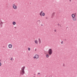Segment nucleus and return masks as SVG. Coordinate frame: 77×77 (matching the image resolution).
<instances>
[{
    "mask_svg": "<svg viewBox=\"0 0 77 77\" xmlns=\"http://www.w3.org/2000/svg\"><path fill=\"white\" fill-rule=\"evenodd\" d=\"M38 21H39V22L40 21V20H39Z\"/></svg>",
    "mask_w": 77,
    "mask_h": 77,
    "instance_id": "nucleus-25",
    "label": "nucleus"
},
{
    "mask_svg": "<svg viewBox=\"0 0 77 77\" xmlns=\"http://www.w3.org/2000/svg\"><path fill=\"white\" fill-rule=\"evenodd\" d=\"M45 15V14L44 13H42V17H44Z\"/></svg>",
    "mask_w": 77,
    "mask_h": 77,
    "instance_id": "nucleus-11",
    "label": "nucleus"
},
{
    "mask_svg": "<svg viewBox=\"0 0 77 77\" xmlns=\"http://www.w3.org/2000/svg\"><path fill=\"white\" fill-rule=\"evenodd\" d=\"M33 77H35V76H34Z\"/></svg>",
    "mask_w": 77,
    "mask_h": 77,
    "instance_id": "nucleus-27",
    "label": "nucleus"
},
{
    "mask_svg": "<svg viewBox=\"0 0 77 77\" xmlns=\"http://www.w3.org/2000/svg\"><path fill=\"white\" fill-rule=\"evenodd\" d=\"M35 42L36 44H38V42L36 40H35Z\"/></svg>",
    "mask_w": 77,
    "mask_h": 77,
    "instance_id": "nucleus-10",
    "label": "nucleus"
},
{
    "mask_svg": "<svg viewBox=\"0 0 77 77\" xmlns=\"http://www.w3.org/2000/svg\"><path fill=\"white\" fill-rule=\"evenodd\" d=\"M72 17V18H75V14H72L71 15Z\"/></svg>",
    "mask_w": 77,
    "mask_h": 77,
    "instance_id": "nucleus-8",
    "label": "nucleus"
},
{
    "mask_svg": "<svg viewBox=\"0 0 77 77\" xmlns=\"http://www.w3.org/2000/svg\"><path fill=\"white\" fill-rule=\"evenodd\" d=\"M25 73V72H24V71L21 70L20 71V74L21 75H23Z\"/></svg>",
    "mask_w": 77,
    "mask_h": 77,
    "instance_id": "nucleus-4",
    "label": "nucleus"
},
{
    "mask_svg": "<svg viewBox=\"0 0 77 77\" xmlns=\"http://www.w3.org/2000/svg\"><path fill=\"white\" fill-rule=\"evenodd\" d=\"M2 24H3V22H1L0 24V26H2Z\"/></svg>",
    "mask_w": 77,
    "mask_h": 77,
    "instance_id": "nucleus-15",
    "label": "nucleus"
},
{
    "mask_svg": "<svg viewBox=\"0 0 77 77\" xmlns=\"http://www.w3.org/2000/svg\"><path fill=\"white\" fill-rule=\"evenodd\" d=\"M46 57H49V55H48V54H47L46 55Z\"/></svg>",
    "mask_w": 77,
    "mask_h": 77,
    "instance_id": "nucleus-14",
    "label": "nucleus"
},
{
    "mask_svg": "<svg viewBox=\"0 0 77 77\" xmlns=\"http://www.w3.org/2000/svg\"><path fill=\"white\" fill-rule=\"evenodd\" d=\"M0 61H2V60H0Z\"/></svg>",
    "mask_w": 77,
    "mask_h": 77,
    "instance_id": "nucleus-26",
    "label": "nucleus"
},
{
    "mask_svg": "<svg viewBox=\"0 0 77 77\" xmlns=\"http://www.w3.org/2000/svg\"><path fill=\"white\" fill-rule=\"evenodd\" d=\"M72 20L74 21H77V19L75 17H73V18H72Z\"/></svg>",
    "mask_w": 77,
    "mask_h": 77,
    "instance_id": "nucleus-7",
    "label": "nucleus"
},
{
    "mask_svg": "<svg viewBox=\"0 0 77 77\" xmlns=\"http://www.w3.org/2000/svg\"><path fill=\"white\" fill-rule=\"evenodd\" d=\"M28 51H30V48H28Z\"/></svg>",
    "mask_w": 77,
    "mask_h": 77,
    "instance_id": "nucleus-16",
    "label": "nucleus"
},
{
    "mask_svg": "<svg viewBox=\"0 0 77 77\" xmlns=\"http://www.w3.org/2000/svg\"><path fill=\"white\" fill-rule=\"evenodd\" d=\"M11 60H13V58H11Z\"/></svg>",
    "mask_w": 77,
    "mask_h": 77,
    "instance_id": "nucleus-17",
    "label": "nucleus"
},
{
    "mask_svg": "<svg viewBox=\"0 0 77 77\" xmlns=\"http://www.w3.org/2000/svg\"><path fill=\"white\" fill-rule=\"evenodd\" d=\"M38 74H40V73H38Z\"/></svg>",
    "mask_w": 77,
    "mask_h": 77,
    "instance_id": "nucleus-24",
    "label": "nucleus"
},
{
    "mask_svg": "<svg viewBox=\"0 0 77 77\" xmlns=\"http://www.w3.org/2000/svg\"><path fill=\"white\" fill-rule=\"evenodd\" d=\"M69 1L70 2H71V0H69Z\"/></svg>",
    "mask_w": 77,
    "mask_h": 77,
    "instance_id": "nucleus-21",
    "label": "nucleus"
},
{
    "mask_svg": "<svg viewBox=\"0 0 77 77\" xmlns=\"http://www.w3.org/2000/svg\"><path fill=\"white\" fill-rule=\"evenodd\" d=\"M38 42H39V44H41V40L40 38H38Z\"/></svg>",
    "mask_w": 77,
    "mask_h": 77,
    "instance_id": "nucleus-12",
    "label": "nucleus"
},
{
    "mask_svg": "<svg viewBox=\"0 0 77 77\" xmlns=\"http://www.w3.org/2000/svg\"><path fill=\"white\" fill-rule=\"evenodd\" d=\"M43 11H42L41 12L39 13V15L41 17H42V14Z\"/></svg>",
    "mask_w": 77,
    "mask_h": 77,
    "instance_id": "nucleus-9",
    "label": "nucleus"
},
{
    "mask_svg": "<svg viewBox=\"0 0 77 77\" xmlns=\"http://www.w3.org/2000/svg\"><path fill=\"white\" fill-rule=\"evenodd\" d=\"M48 53L49 55H51L53 53V50L51 49H50L48 51Z\"/></svg>",
    "mask_w": 77,
    "mask_h": 77,
    "instance_id": "nucleus-2",
    "label": "nucleus"
},
{
    "mask_svg": "<svg viewBox=\"0 0 77 77\" xmlns=\"http://www.w3.org/2000/svg\"><path fill=\"white\" fill-rule=\"evenodd\" d=\"M54 32H56V30H54Z\"/></svg>",
    "mask_w": 77,
    "mask_h": 77,
    "instance_id": "nucleus-22",
    "label": "nucleus"
},
{
    "mask_svg": "<svg viewBox=\"0 0 77 77\" xmlns=\"http://www.w3.org/2000/svg\"><path fill=\"white\" fill-rule=\"evenodd\" d=\"M8 47L9 48H12V44H10L8 45Z\"/></svg>",
    "mask_w": 77,
    "mask_h": 77,
    "instance_id": "nucleus-5",
    "label": "nucleus"
},
{
    "mask_svg": "<svg viewBox=\"0 0 77 77\" xmlns=\"http://www.w3.org/2000/svg\"><path fill=\"white\" fill-rule=\"evenodd\" d=\"M13 25H15L16 24V22H13Z\"/></svg>",
    "mask_w": 77,
    "mask_h": 77,
    "instance_id": "nucleus-13",
    "label": "nucleus"
},
{
    "mask_svg": "<svg viewBox=\"0 0 77 77\" xmlns=\"http://www.w3.org/2000/svg\"><path fill=\"white\" fill-rule=\"evenodd\" d=\"M61 44H63V42H61Z\"/></svg>",
    "mask_w": 77,
    "mask_h": 77,
    "instance_id": "nucleus-23",
    "label": "nucleus"
},
{
    "mask_svg": "<svg viewBox=\"0 0 77 77\" xmlns=\"http://www.w3.org/2000/svg\"><path fill=\"white\" fill-rule=\"evenodd\" d=\"M39 55L36 54H35V56H34L33 57V58L34 59L37 60V59H39Z\"/></svg>",
    "mask_w": 77,
    "mask_h": 77,
    "instance_id": "nucleus-1",
    "label": "nucleus"
},
{
    "mask_svg": "<svg viewBox=\"0 0 77 77\" xmlns=\"http://www.w3.org/2000/svg\"><path fill=\"white\" fill-rule=\"evenodd\" d=\"M54 13H53L52 14V15H54Z\"/></svg>",
    "mask_w": 77,
    "mask_h": 77,
    "instance_id": "nucleus-19",
    "label": "nucleus"
},
{
    "mask_svg": "<svg viewBox=\"0 0 77 77\" xmlns=\"http://www.w3.org/2000/svg\"><path fill=\"white\" fill-rule=\"evenodd\" d=\"M2 66V63L0 62V66Z\"/></svg>",
    "mask_w": 77,
    "mask_h": 77,
    "instance_id": "nucleus-18",
    "label": "nucleus"
},
{
    "mask_svg": "<svg viewBox=\"0 0 77 77\" xmlns=\"http://www.w3.org/2000/svg\"><path fill=\"white\" fill-rule=\"evenodd\" d=\"M41 26H43V24H42L41 25Z\"/></svg>",
    "mask_w": 77,
    "mask_h": 77,
    "instance_id": "nucleus-20",
    "label": "nucleus"
},
{
    "mask_svg": "<svg viewBox=\"0 0 77 77\" xmlns=\"http://www.w3.org/2000/svg\"><path fill=\"white\" fill-rule=\"evenodd\" d=\"M25 68H26V67H25V66H23L22 67L21 69V70L24 71V69H25Z\"/></svg>",
    "mask_w": 77,
    "mask_h": 77,
    "instance_id": "nucleus-6",
    "label": "nucleus"
},
{
    "mask_svg": "<svg viewBox=\"0 0 77 77\" xmlns=\"http://www.w3.org/2000/svg\"><path fill=\"white\" fill-rule=\"evenodd\" d=\"M13 8L15 10L17 9V6L15 4L13 5Z\"/></svg>",
    "mask_w": 77,
    "mask_h": 77,
    "instance_id": "nucleus-3",
    "label": "nucleus"
}]
</instances>
